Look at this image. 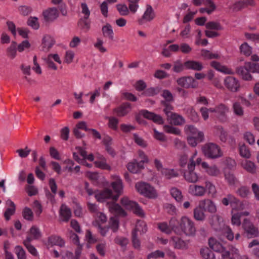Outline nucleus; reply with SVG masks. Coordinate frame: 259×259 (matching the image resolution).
Wrapping results in <instances>:
<instances>
[{"label": "nucleus", "mask_w": 259, "mask_h": 259, "mask_svg": "<svg viewBox=\"0 0 259 259\" xmlns=\"http://www.w3.org/2000/svg\"><path fill=\"white\" fill-rule=\"evenodd\" d=\"M202 151L203 154L210 159H216L223 155L221 148L213 143L204 144L202 147Z\"/></svg>", "instance_id": "f257e3e1"}, {"label": "nucleus", "mask_w": 259, "mask_h": 259, "mask_svg": "<svg viewBox=\"0 0 259 259\" xmlns=\"http://www.w3.org/2000/svg\"><path fill=\"white\" fill-rule=\"evenodd\" d=\"M135 187L138 192L147 198L155 199L157 197L155 188L147 183H138L136 184Z\"/></svg>", "instance_id": "f03ea898"}, {"label": "nucleus", "mask_w": 259, "mask_h": 259, "mask_svg": "<svg viewBox=\"0 0 259 259\" xmlns=\"http://www.w3.org/2000/svg\"><path fill=\"white\" fill-rule=\"evenodd\" d=\"M181 234L183 232L187 236H194L196 229L194 223L188 218L183 217L179 221Z\"/></svg>", "instance_id": "7ed1b4c3"}, {"label": "nucleus", "mask_w": 259, "mask_h": 259, "mask_svg": "<svg viewBox=\"0 0 259 259\" xmlns=\"http://www.w3.org/2000/svg\"><path fill=\"white\" fill-rule=\"evenodd\" d=\"M244 230L243 235L248 238L257 237L259 236V230L250 221L247 219H244L242 225Z\"/></svg>", "instance_id": "20e7f679"}, {"label": "nucleus", "mask_w": 259, "mask_h": 259, "mask_svg": "<svg viewBox=\"0 0 259 259\" xmlns=\"http://www.w3.org/2000/svg\"><path fill=\"white\" fill-rule=\"evenodd\" d=\"M222 203L225 206L230 204L232 207L231 213H233L234 210H242L244 208V205L241 201L231 194H228L226 197L222 199Z\"/></svg>", "instance_id": "39448f33"}, {"label": "nucleus", "mask_w": 259, "mask_h": 259, "mask_svg": "<svg viewBox=\"0 0 259 259\" xmlns=\"http://www.w3.org/2000/svg\"><path fill=\"white\" fill-rule=\"evenodd\" d=\"M177 83L179 85L185 88H196L198 83L192 76L182 77L178 79Z\"/></svg>", "instance_id": "423d86ee"}, {"label": "nucleus", "mask_w": 259, "mask_h": 259, "mask_svg": "<svg viewBox=\"0 0 259 259\" xmlns=\"http://www.w3.org/2000/svg\"><path fill=\"white\" fill-rule=\"evenodd\" d=\"M226 87L231 92H237L240 87L239 81L233 76H228L225 79Z\"/></svg>", "instance_id": "0eeeda50"}, {"label": "nucleus", "mask_w": 259, "mask_h": 259, "mask_svg": "<svg viewBox=\"0 0 259 259\" xmlns=\"http://www.w3.org/2000/svg\"><path fill=\"white\" fill-rule=\"evenodd\" d=\"M140 113H141L144 118L149 120H151L155 123L158 124H163L164 123L163 118L160 115L156 114L146 110H142L140 111Z\"/></svg>", "instance_id": "6e6552de"}, {"label": "nucleus", "mask_w": 259, "mask_h": 259, "mask_svg": "<svg viewBox=\"0 0 259 259\" xmlns=\"http://www.w3.org/2000/svg\"><path fill=\"white\" fill-rule=\"evenodd\" d=\"M42 15L46 22H50L56 20L59 17V13L56 8L52 7L44 11Z\"/></svg>", "instance_id": "1a4fd4ad"}, {"label": "nucleus", "mask_w": 259, "mask_h": 259, "mask_svg": "<svg viewBox=\"0 0 259 259\" xmlns=\"http://www.w3.org/2000/svg\"><path fill=\"white\" fill-rule=\"evenodd\" d=\"M236 72L244 80H251L253 79V77L250 74L248 68L246 67L245 64L243 66L237 67L236 68Z\"/></svg>", "instance_id": "9d476101"}, {"label": "nucleus", "mask_w": 259, "mask_h": 259, "mask_svg": "<svg viewBox=\"0 0 259 259\" xmlns=\"http://www.w3.org/2000/svg\"><path fill=\"white\" fill-rule=\"evenodd\" d=\"M199 203L203 207L205 211L207 210L211 213H214L217 212V207L211 200L209 199H204L200 201Z\"/></svg>", "instance_id": "9b49d317"}, {"label": "nucleus", "mask_w": 259, "mask_h": 259, "mask_svg": "<svg viewBox=\"0 0 259 259\" xmlns=\"http://www.w3.org/2000/svg\"><path fill=\"white\" fill-rule=\"evenodd\" d=\"M204 136L202 132H198L197 136H189L187 140L188 144L193 147L196 146L198 143L204 141Z\"/></svg>", "instance_id": "f8f14e48"}, {"label": "nucleus", "mask_w": 259, "mask_h": 259, "mask_svg": "<svg viewBox=\"0 0 259 259\" xmlns=\"http://www.w3.org/2000/svg\"><path fill=\"white\" fill-rule=\"evenodd\" d=\"M155 14L152 7L149 5H147L146 10L143 15L142 17L139 20L140 24H142L144 20L146 21H150L154 19Z\"/></svg>", "instance_id": "ddd939ff"}, {"label": "nucleus", "mask_w": 259, "mask_h": 259, "mask_svg": "<svg viewBox=\"0 0 259 259\" xmlns=\"http://www.w3.org/2000/svg\"><path fill=\"white\" fill-rule=\"evenodd\" d=\"M228 110V108L223 104H221L217 106V113L218 114V118L221 122L227 121L226 112Z\"/></svg>", "instance_id": "4468645a"}, {"label": "nucleus", "mask_w": 259, "mask_h": 259, "mask_svg": "<svg viewBox=\"0 0 259 259\" xmlns=\"http://www.w3.org/2000/svg\"><path fill=\"white\" fill-rule=\"evenodd\" d=\"M184 65L187 69H192L195 71H201L203 68L201 62L193 60L186 61Z\"/></svg>", "instance_id": "2eb2a0df"}, {"label": "nucleus", "mask_w": 259, "mask_h": 259, "mask_svg": "<svg viewBox=\"0 0 259 259\" xmlns=\"http://www.w3.org/2000/svg\"><path fill=\"white\" fill-rule=\"evenodd\" d=\"M170 241L175 248L178 249H187L188 245L186 241L178 236H172Z\"/></svg>", "instance_id": "dca6fc26"}, {"label": "nucleus", "mask_w": 259, "mask_h": 259, "mask_svg": "<svg viewBox=\"0 0 259 259\" xmlns=\"http://www.w3.org/2000/svg\"><path fill=\"white\" fill-rule=\"evenodd\" d=\"M112 194L111 190L106 188L98 194L95 195V198L99 202H104L105 199L111 198Z\"/></svg>", "instance_id": "f3484780"}, {"label": "nucleus", "mask_w": 259, "mask_h": 259, "mask_svg": "<svg viewBox=\"0 0 259 259\" xmlns=\"http://www.w3.org/2000/svg\"><path fill=\"white\" fill-rule=\"evenodd\" d=\"M205 210L200 203L198 206L194 208V219L199 221H203L205 219V214L204 213Z\"/></svg>", "instance_id": "a211bd4d"}, {"label": "nucleus", "mask_w": 259, "mask_h": 259, "mask_svg": "<svg viewBox=\"0 0 259 259\" xmlns=\"http://www.w3.org/2000/svg\"><path fill=\"white\" fill-rule=\"evenodd\" d=\"M131 104L128 102L122 103L120 106L114 108L113 111L116 113L118 116H124L128 113L127 109L131 108Z\"/></svg>", "instance_id": "6ab92c4d"}, {"label": "nucleus", "mask_w": 259, "mask_h": 259, "mask_svg": "<svg viewBox=\"0 0 259 259\" xmlns=\"http://www.w3.org/2000/svg\"><path fill=\"white\" fill-rule=\"evenodd\" d=\"M208 244L210 248L216 252L223 251L225 249L221 243L213 238L209 239Z\"/></svg>", "instance_id": "aec40b11"}, {"label": "nucleus", "mask_w": 259, "mask_h": 259, "mask_svg": "<svg viewBox=\"0 0 259 259\" xmlns=\"http://www.w3.org/2000/svg\"><path fill=\"white\" fill-rule=\"evenodd\" d=\"M103 143L106 147V150L107 152L112 157L115 156L116 153L111 146L112 143V139L111 137L109 136H105L103 140Z\"/></svg>", "instance_id": "412c9836"}, {"label": "nucleus", "mask_w": 259, "mask_h": 259, "mask_svg": "<svg viewBox=\"0 0 259 259\" xmlns=\"http://www.w3.org/2000/svg\"><path fill=\"white\" fill-rule=\"evenodd\" d=\"M17 43L15 41H12L11 45L7 49V56L11 59H14L17 56Z\"/></svg>", "instance_id": "4be33fe9"}, {"label": "nucleus", "mask_w": 259, "mask_h": 259, "mask_svg": "<svg viewBox=\"0 0 259 259\" xmlns=\"http://www.w3.org/2000/svg\"><path fill=\"white\" fill-rule=\"evenodd\" d=\"M161 89V88L159 87L146 88V90L142 93L141 95L145 97H153L158 94L160 92Z\"/></svg>", "instance_id": "5701e85b"}, {"label": "nucleus", "mask_w": 259, "mask_h": 259, "mask_svg": "<svg viewBox=\"0 0 259 259\" xmlns=\"http://www.w3.org/2000/svg\"><path fill=\"white\" fill-rule=\"evenodd\" d=\"M189 190L192 194L196 196H202L206 192L205 187L199 185L190 186Z\"/></svg>", "instance_id": "b1692460"}, {"label": "nucleus", "mask_w": 259, "mask_h": 259, "mask_svg": "<svg viewBox=\"0 0 259 259\" xmlns=\"http://www.w3.org/2000/svg\"><path fill=\"white\" fill-rule=\"evenodd\" d=\"M60 215L63 218V221L68 222L71 216V211L65 204H62L60 209Z\"/></svg>", "instance_id": "393cba45"}, {"label": "nucleus", "mask_w": 259, "mask_h": 259, "mask_svg": "<svg viewBox=\"0 0 259 259\" xmlns=\"http://www.w3.org/2000/svg\"><path fill=\"white\" fill-rule=\"evenodd\" d=\"M48 244L51 246L58 245L62 247L64 245V241L59 236H51L48 238Z\"/></svg>", "instance_id": "a878e982"}, {"label": "nucleus", "mask_w": 259, "mask_h": 259, "mask_svg": "<svg viewBox=\"0 0 259 259\" xmlns=\"http://www.w3.org/2000/svg\"><path fill=\"white\" fill-rule=\"evenodd\" d=\"M109 208L110 211H114L118 215H120L124 217L127 215L126 211L118 203H112L110 205Z\"/></svg>", "instance_id": "bb28decb"}, {"label": "nucleus", "mask_w": 259, "mask_h": 259, "mask_svg": "<svg viewBox=\"0 0 259 259\" xmlns=\"http://www.w3.org/2000/svg\"><path fill=\"white\" fill-rule=\"evenodd\" d=\"M171 120V123L175 125H182L185 122V119L183 117L177 113H170L169 119Z\"/></svg>", "instance_id": "cd10ccee"}, {"label": "nucleus", "mask_w": 259, "mask_h": 259, "mask_svg": "<svg viewBox=\"0 0 259 259\" xmlns=\"http://www.w3.org/2000/svg\"><path fill=\"white\" fill-rule=\"evenodd\" d=\"M122 205L127 210H132L136 202L130 200L127 197H123L120 200Z\"/></svg>", "instance_id": "c85d7f7f"}, {"label": "nucleus", "mask_w": 259, "mask_h": 259, "mask_svg": "<svg viewBox=\"0 0 259 259\" xmlns=\"http://www.w3.org/2000/svg\"><path fill=\"white\" fill-rule=\"evenodd\" d=\"M102 30L104 36L108 37L111 40H113V31L109 23H106L105 25L103 26Z\"/></svg>", "instance_id": "c756f323"}, {"label": "nucleus", "mask_w": 259, "mask_h": 259, "mask_svg": "<svg viewBox=\"0 0 259 259\" xmlns=\"http://www.w3.org/2000/svg\"><path fill=\"white\" fill-rule=\"evenodd\" d=\"M140 231V229L136 226L135 229L133 230L132 233V242L133 246L135 248L140 249V242L137 237V232Z\"/></svg>", "instance_id": "7c9ffc66"}, {"label": "nucleus", "mask_w": 259, "mask_h": 259, "mask_svg": "<svg viewBox=\"0 0 259 259\" xmlns=\"http://www.w3.org/2000/svg\"><path fill=\"white\" fill-rule=\"evenodd\" d=\"M185 180L189 183H195L198 181V177L196 172H188L186 173L183 170Z\"/></svg>", "instance_id": "2f4dec72"}, {"label": "nucleus", "mask_w": 259, "mask_h": 259, "mask_svg": "<svg viewBox=\"0 0 259 259\" xmlns=\"http://www.w3.org/2000/svg\"><path fill=\"white\" fill-rule=\"evenodd\" d=\"M200 254L204 259H214L213 252L208 247L202 248L200 249Z\"/></svg>", "instance_id": "473e14b6"}, {"label": "nucleus", "mask_w": 259, "mask_h": 259, "mask_svg": "<svg viewBox=\"0 0 259 259\" xmlns=\"http://www.w3.org/2000/svg\"><path fill=\"white\" fill-rule=\"evenodd\" d=\"M8 201L10 203L11 208H8L4 213V216L7 221H9L10 219V216L14 214L16 209V206L14 203L10 200Z\"/></svg>", "instance_id": "72a5a7b5"}, {"label": "nucleus", "mask_w": 259, "mask_h": 259, "mask_svg": "<svg viewBox=\"0 0 259 259\" xmlns=\"http://www.w3.org/2000/svg\"><path fill=\"white\" fill-rule=\"evenodd\" d=\"M210 65L215 69L220 72L229 74H232V72L227 71L228 69L226 66L222 65L219 62L213 61L211 62Z\"/></svg>", "instance_id": "f704fd0d"}, {"label": "nucleus", "mask_w": 259, "mask_h": 259, "mask_svg": "<svg viewBox=\"0 0 259 259\" xmlns=\"http://www.w3.org/2000/svg\"><path fill=\"white\" fill-rule=\"evenodd\" d=\"M171 196L178 202H181L183 199V195L181 191L176 187L170 189Z\"/></svg>", "instance_id": "c9c22d12"}, {"label": "nucleus", "mask_w": 259, "mask_h": 259, "mask_svg": "<svg viewBox=\"0 0 259 259\" xmlns=\"http://www.w3.org/2000/svg\"><path fill=\"white\" fill-rule=\"evenodd\" d=\"M161 174L167 179H170L172 177H176L179 176L178 173L175 172L174 169H162Z\"/></svg>", "instance_id": "e433bc0d"}, {"label": "nucleus", "mask_w": 259, "mask_h": 259, "mask_svg": "<svg viewBox=\"0 0 259 259\" xmlns=\"http://www.w3.org/2000/svg\"><path fill=\"white\" fill-rule=\"evenodd\" d=\"M233 109L235 115L238 116H242L244 115L243 108L240 102H234L233 104Z\"/></svg>", "instance_id": "4c0bfd02"}, {"label": "nucleus", "mask_w": 259, "mask_h": 259, "mask_svg": "<svg viewBox=\"0 0 259 259\" xmlns=\"http://www.w3.org/2000/svg\"><path fill=\"white\" fill-rule=\"evenodd\" d=\"M205 27L208 29L222 30L223 29V26L218 22L209 21L205 24Z\"/></svg>", "instance_id": "58836bf2"}, {"label": "nucleus", "mask_w": 259, "mask_h": 259, "mask_svg": "<svg viewBox=\"0 0 259 259\" xmlns=\"http://www.w3.org/2000/svg\"><path fill=\"white\" fill-rule=\"evenodd\" d=\"M169 227L177 234H181V231L179 228V221L175 218H172L169 223Z\"/></svg>", "instance_id": "ea45409f"}, {"label": "nucleus", "mask_w": 259, "mask_h": 259, "mask_svg": "<svg viewBox=\"0 0 259 259\" xmlns=\"http://www.w3.org/2000/svg\"><path fill=\"white\" fill-rule=\"evenodd\" d=\"M246 67L248 68L249 73H259V64L257 63H252L251 62H245Z\"/></svg>", "instance_id": "a19ab883"}, {"label": "nucleus", "mask_w": 259, "mask_h": 259, "mask_svg": "<svg viewBox=\"0 0 259 259\" xmlns=\"http://www.w3.org/2000/svg\"><path fill=\"white\" fill-rule=\"evenodd\" d=\"M55 39L50 35H46L42 39V44L44 47H47L49 50L55 44Z\"/></svg>", "instance_id": "79ce46f5"}, {"label": "nucleus", "mask_w": 259, "mask_h": 259, "mask_svg": "<svg viewBox=\"0 0 259 259\" xmlns=\"http://www.w3.org/2000/svg\"><path fill=\"white\" fill-rule=\"evenodd\" d=\"M224 175L225 179L228 181L229 185H232L235 184L237 179L232 172L226 170L224 172Z\"/></svg>", "instance_id": "37998d69"}, {"label": "nucleus", "mask_w": 259, "mask_h": 259, "mask_svg": "<svg viewBox=\"0 0 259 259\" xmlns=\"http://www.w3.org/2000/svg\"><path fill=\"white\" fill-rule=\"evenodd\" d=\"M249 4L245 1H239L235 3L233 6V10L235 12L239 11L242 9L246 8Z\"/></svg>", "instance_id": "c03bdc74"}, {"label": "nucleus", "mask_w": 259, "mask_h": 259, "mask_svg": "<svg viewBox=\"0 0 259 259\" xmlns=\"http://www.w3.org/2000/svg\"><path fill=\"white\" fill-rule=\"evenodd\" d=\"M201 55L206 59L209 60L212 59H219L220 58V56L218 54L212 53L207 50H202L201 51Z\"/></svg>", "instance_id": "a18cd8bd"}, {"label": "nucleus", "mask_w": 259, "mask_h": 259, "mask_svg": "<svg viewBox=\"0 0 259 259\" xmlns=\"http://www.w3.org/2000/svg\"><path fill=\"white\" fill-rule=\"evenodd\" d=\"M23 218L29 221H32L33 219V213L29 207H25L22 211Z\"/></svg>", "instance_id": "49530a36"}, {"label": "nucleus", "mask_w": 259, "mask_h": 259, "mask_svg": "<svg viewBox=\"0 0 259 259\" xmlns=\"http://www.w3.org/2000/svg\"><path fill=\"white\" fill-rule=\"evenodd\" d=\"M117 9L121 16H126L130 13V9L125 4H118L116 5Z\"/></svg>", "instance_id": "de8ad7c7"}, {"label": "nucleus", "mask_w": 259, "mask_h": 259, "mask_svg": "<svg viewBox=\"0 0 259 259\" xmlns=\"http://www.w3.org/2000/svg\"><path fill=\"white\" fill-rule=\"evenodd\" d=\"M205 188L206 192H207L209 195H210L211 197H214L217 192L214 185L209 182H206Z\"/></svg>", "instance_id": "09e8293b"}, {"label": "nucleus", "mask_w": 259, "mask_h": 259, "mask_svg": "<svg viewBox=\"0 0 259 259\" xmlns=\"http://www.w3.org/2000/svg\"><path fill=\"white\" fill-rule=\"evenodd\" d=\"M134 87L138 92H144L147 88V84L143 80L140 79L135 82Z\"/></svg>", "instance_id": "8fccbe9b"}, {"label": "nucleus", "mask_w": 259, "mask_h": 259, "mask_svg": "<svg viewBox=\"0 0 259 259\" xmlns=\"http://www.w3.org/2000/svg\"><path fill=\"white\" fill-rule=\"evenodd\" d=\"M251 49L252 48L248 45L247 42H244L240 46L241 53L246 56H249L251 54Z\"/></svg>", "instance_id": "3c124183"}, {"label": "nucleus", "mask_w": 259, "mask_h": 259, "mask_svg": "<svg viewBox=\"0 0 259 259\" xmlns=\"http://www.w3.org/2000/svg\"><path fill=\"white\" fill-rule=\"evenodd\" d=\"M249 189L246 186H241L236 191L237 194L242 198H246L249 193Z\"/></svg>", "instance_id": "603ef678"}, {"label": "nucleus", "mask_w": 259, "mask_h": 259, "mask_svg": "<svg viewBox=\"0 0 259 259\" xmlns=\"http://www.w3.org/2000/svg\"><path fill=\"white\" fill-rule=\"evenodd\" d=\"M239 152L240 155L243 157L249 158L250 156L249 150L244 144L240 146Z\"/></svg>", "instance_id": "864d4df0"}, {"label": "nucleus", "mask_w": 259, "mask_h": 259, "mask_svg": "<svg viewBox=\"0 0 259 259\" xmlns=\"http://www.w3.org/2000/svg\"><path fill=\"white\" fill-rule=\"evenodd\" d=\"M27 25L32 27L34 29H38L39 24L38 22V19L36 17H30L27 20Z\"/></svg>", "instance_id": "5fc2aeb1"}, {"label": "nucleus", "mask_w": 259, "mask_h": 259, "mask_svg": "<svg viewBox=\"0 0 259 259\" xmlns=\"http://www.w3.org/2000/svg\"><path fill=\"white\" fill-rule=\"evenodd\" d=\"M111 186L115 192L117 193H121L123 186L121 180H117L112 183Z\"/></svg>", "instance_id": "6e6d98bb"}, {"label": "nucleus", "mask_w": 259, "mask_h": 259, "mask_svg": "<svg viewBox=\"0 0 259 259\" xmlns=\"http://www.w3.org/2000/svg\"><path fill=\"white\" fill-rule=\"evenodd\" d=\"M15 252L18 259H26V252L21 246H16Z\"/></svg>", "instance_id": "4d7b16f0"}, {"label": "nucleus", "mask_w": 259, "mask_h": 259, "mask_svg": "<svg viewBox=\"0 0 259 259\" xmlns=\"http://www.w3.org/2000/svg\"><path fill=\"white\" fill-rule=\"evenodd\" d=\"M29 232L35 240L39 239L41 236V234L39 229L35 226H33L31 227L29 230Z\"/></svg>", "instance_id": "13d9d810"}, {"label": "nucleus", "mask_w": 259, "mask_h": 259, "mask_svg": "<svg viewBox=\"0 0 259 259\" xmlns=\"http://www.w3.org/2000/svg\"><path fill=\"white\" fill-rule=\"evenodd\" d=\"M221 219V217L218 214L212 215L211 216V218H209V223L216 231L220 230L219 228L217 227L216 223H219L220 220Z\"/></svg>", "instance_id": "bf43d9fd"}, {"label": "nucleus", "mask_w": 259, "mask_h": 259, "mask_svg": "<svg viewBox=\"0 0 259 259\" xmlns=\"http://www.w3.org/2000/svg\"><path fill=\"white\" fill-rule=\"evenodd\" d=\"M163 128L165 131L168 133L173 134L176 135H180L181 134V131L177 127H175L168 125H165Z\"/></svg>", "instance_id": "052dcab7"}, {"label": "nucleus", "mask_w": 259, "mask_h": 259, "mask_svg": "<svg viewBox=\"0 0 259 259\" xmlns=\"http://www.w3.org/2000/svg\"><path fill=\"white\" fill-rule=\"evenodd\" d=\"M161 104L165 106V108L163 109V111L166 115L167 119L168 120L170 113H174L173 112H171V110H173L174 107L165 101H161Z\"/></svg>", "instance_id": "680f3d73"}, {"label": "nucleus", "mask_w": 259, "mask_h": 259, "mask_svg": "<svg viewBox=\"0 0 259 259\" xmlns=\"http://www.w3.org/2000/svg\"><path fill=\"white\" fill-rule=\"evenodd\" d=\"M110 228L114 232H116L119 228V221L117 218L111 217L110 219Z\"/></svg>", "instance_id": "e2e57ef3"}, {"label": "nucleus", "mask_w": 259, "mask_h": 259, "mask_svg": "<svg viewBox=\"0 0 259 259\" xmlns=\"http://www.w3.org/2000/svg\"><path fill=\"white\" fill-rule=\"evenodd\" d=\"M236 210H234L233 213H232V216L231 218V222L233 225L240 226L241 224L240 218L241 215L239 212H235Z\"/></svg>", "instance_id": "0e129e2a"}, {"label": "nucleus", "mask_w": 259, "mask_h": 259, "mask_svg": "<svg viewBox=\"0 0 259 259\" xmlns=\"http://www.w3.org/2000/svg\"><path fill=\"white\" fill-rule=\"evenodd\" d=\"M31 47V45L29 41L25 40L22 41L20 44L17 45V50L19 52H22L25 49H29Z\"/></svg>", "instance_id": "69168bd1"}, {"label": "nucleus", "mask_w": 259, "mask_h": 259, "mask_svg": "<svg viewBox=\"0 0 259 259\" xmlns=\"http://www.w3.org/2000/svg\"><path fill=\"white\" fill-rule=\"evenodd\" d=\"M88 19L83 18L80 19L78 22V26L82 29H85L87 30H89L90 28V23L87 21Z\"/></svg>", "instance_id": "338daca9"}, {"label": "nucleus", "mask_w": 259, "mask_h": 259, "mask_svg": "<svg viewBox=\"0 0 259 259\" xmlns=\"http://www.w3.org/2000/svg\"><path fill=\"white\" fill-rule=\"evenodd\" d=\"M244 168L248 172L254 174L256 171L254 163L251 161H247L244 165Z\"/></svg>", "instance_id": "774afa93"}]
</instances>
